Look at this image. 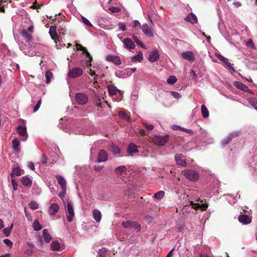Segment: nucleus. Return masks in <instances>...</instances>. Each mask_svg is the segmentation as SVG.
I'll list each match as a JSON object with an SVG mask.
<instances>
[{"mask_svg": "<svg viewBox=\"0 0 257 257\" xmlns=\"http://www.w3.org/2000/svg\"><path fill=\"white\" fill-rule=\"evenodd\" d=\"M182 173L186 179L192 182H196L199 179V173L192 169H186L182 171Z\"/></svg>", "mask_w": 257, "mask_h": 257, "instance_id": "obj_1", "label": "nucleus"}, {"mask_svg": "<svg viewBox=\"0 0 257 257\" xmlns=\"http://www.w3.org/2000/svg\"><path fill=\"white\" fill-rule=\"evenodd\" d=\"M123 227L125 228H133L137 232L141 229V226L137 222L131 221L130 220L123 221L121 224Z\"/></svg>", "mask_w": 257, "mask_h": 257, "instance_id": "obj_2", "label": "nucleus"}, {"mask_svg": "<svg viewBox=\"0 0 257 257\" xmlns=\"http://www.w3.org/2000/svg\"><path fill=\"white\" fill-rule=\"evenodd\" d=\"M83 73V70L82 68L75 67L69 70L67 76L70 78H76L82 75Z\"/></svg>", "mask_w": 257, "mask_h": 257, "instance_id": "obj_3", "label": "nucleus"}, {"mask_svg": "<svg viewBox=\"0 0 257 257\" xmlns=\"http://www.w3.org/2000/svg\"><path fill=\"white\" fill-rule=\"evenodd\" d=\"M169 139V135L165 136H155L153 138V143L157 146H164L168 141Z\"/></svg>", "mask_w": 257, "mask_h": 257, "instance_id": "obj_4", "label": "nucleus"}, {"mask_svg": "<svg viewBox=\"0 0 257 257\" xmlns=\"http://www.w3.org/2000/svg\"><path fill=\"white\" fill-rule=\"evenodd\" d=\"M75 100L78 104L84 105L87 102L88 97L87 95L84 93H77L75 95Z\"/></svg>", "mask_w": 257, "mask_h": 257, "instance_id": "obj_5", "label": "nucleus"}, {"mask_svg": "<svg viewBox=\"0 0 257 257\" xmlns=\"http://www.w3.org/2000/svg\"><path fill=\"white\" fill-rule=\"evenodd\" d=\"M66 211L68 213V215H67V220L68 222H71L72 221L74 216V212L73 206L70 202H68L67 203Z\"/></svg>", "mask_w": 257, "mask_h": 257, "instance_id": "obj_6", "label": "nucleus"}, {"mask_svg": "<svg viewBox=\"0 0 257 257\" xmlns=\"http://www.w3.org/2000/svg\"><path fill=\"white\" fill-rule=\"evenodd\" d=\"M175 161L177 165L185 167L186 165V161L185 157L181 154H177L175 156Z\"/></svg>", "mask_w": 257, "mask_h": 257, "instance_id": "obj_7", "label": "nucleus"}, {"mask_svg": "<svg viewBox=\"0 0 257 257\" xmlns=\"http://www.w3.org/2000/svg\"><path fill=\"white\" fill-rule=\"evenodd\" d=\"M141 29L144 32V33L148 37H153L154 34L153 32L152 28L150 27L148 24H144L142 27Z\"/></svg>", "mask_w": 257, "mask_h": 257, "instance_id": "obj_8", "label": "nucleus"}, {"mask_svg": "<svg viewBox=\"0 0 257 257\" xmlns=\"http://www.w3.org/2000/svg\"><path fill=\"white\" fill-rule=\"evenodd\" d=\"M108 160V154L104 150H101L98 154L97 162L98 163L106 162Z\"/></svg>", "mask_w": 257, "mask_h": 257, "instance_id": "obj_9", "label": "nucleus"}, {"mask_svg": "<svg viewBox=\"0 0 257 257\" xmlns=\"http://www.w3.org/2000/svg\"><path fill=\"white\" fill-rule=\"evenodd\" d=\"M181 56L183 59L187 60L190 62H194L195 60L194 54L191 51H188L182 53Z\"/></svg>", "mask_w": 257, "mask_h": 257, "instance_id": "obj_10", "label": "nucleus"}, {"mask_svg": "<svg viewBox=\"0 0 257 257\" xmlns=\"http://www.w3.org/2000/svg\"><path fill=\"white\" fill-rule=\"evenodd\" d=\"M238 219L240 223L244 225L249 224L251 222V217L246 214H240Z\"/></svg>", "mask_w": 257, "mask_h": 257, "instance_id": "obj_11", "label": "nucleus"}, {"mask_svg": "<svg viewBox=\"0 0 257 257\" xmlns=\"http://www.w3.org/2000/svg\"><path fill=\"white\" fill-rule=\"evenodd\" d=\"M160 58V54L157 50H154L148 57L149 60L151 62H155Z\"/></svg>", "mask_w": 257, "mask_h": 257, "instance_id": "obj_12", "label": "nucleus"}, {"mask_svg": "<svg viewBox=\"0 0 257 257\" xmlns=\"http://www.w3.org/2000/svg\"><path fill=\"white\" fill-rule=\"evenodd\" d=\"M123 43L124 47L128 50L133 49L135 47L134 42L131 38H125L123 40Z\"/></svg>", "mask_w": 257, "mask_h": 257, "instance_id": "obj_13", "label": "nucleus"}, {"mask_svg": "<svg viewBox=\"0 0 257 257\" xmlns=\"http://www.w3.org/2000/svg\"><path fill=\"white\" fill-rule=\"evenodd\" d=\"M56 26H51L49 30V34L51 36V38L54 41V42L57 44V41L59 40V38L56 32Z\"/></svg>", "mask_w": 257, "mask_h": 257, "instance_id": "obj_14", "label": "nucleus"}, {"mask_svg": "<svg viewBox=\"0 0 257 257\" xmlns=\"http://www.w3.org/2000/svg\"><path fill=\"white\" fill-rule=\"evenodd\" d=\"M106 60L109 62H111L116 65H119L121 63L120 58L119 56L108 55L106 57Z\"/></svg>", "mask_w": 257, "mask_h": 257, "instance_id": "obj_15", "label": "nucleus"}, {"mask_svg": "<svg viewBox=\"0 0 257 257\" xmlns=\"http://www.w3.org/2000/svg\"><path fill=\"white\" fill-rule=\"evenodd\" d=\"M59 209V206L57 203H53L49 209V213L50 215L54 216L56 214Z\"/></svg>", "mask_w": 257, "mask_h": 257, "instance_id": "obj_16", "label": "nucleus"}, {"mask_svg": "<svg viewBox=\"0 0 257 257\" xmlns=\"http://www.w3.org/2000/svg\"><path fill=\"white\" fill-rule=\"evenodd\" d=\"M184 20L192 24H196L198 21L197 17L193 13H190L186 17H185Z\"/></svg>", "mask_w": 257, "mask_h": 257, "instance_id": "obj_17", "label": "nucleus"}, {"mask_svg": "<svg viewBox=\"0 0 257 257\" xmlns=\"http://www.w3.org/2000/svg\"><path fill=\"white\" fill-rule=\"evenodd\" d=\"M114 172L118 176L126 175L127 169L124 166H120L114 169Z\"/></svg>", "mask_w": 257, "mask_h": 257, "instance_id": "obj_18", "label": "nucleus"}, {"mask_svg": "<svg viewBox=\"0 0 257 257\" xmlns=\"http://www.w3.org/2000/svg\"><path fill=\"white\" fill-rule=\"evenodd\" d=\"M59 184L61 185L62 190L66 189V181L64 178L61 175L56 176Z\"/></svg>", "mask_w": 257, "mask_h": 257, "instance_id": "obj_19", "label": "nucleus"}, {"mask_svg": "<svg viewBox=\"0 0 257 257\" xmlns=\"http://www.w3.org/2000/svg\"><path fill=\"white\" fill-rule=\"evenodd\" d=\"M21 34H22V37L24 39V40L26 42H30L31 41H32V38H33L32 34L29 33L26 30H23Z\"/></svg>", "mask_w": 257, "mask_h": 257, "instance_id": "obj_20", "label": "nucleus"}, {"mask_svg": "<svg viewBox=\"0 0 257 257\" xmlns=\"http://www.w3.org/2000/svg\"><path fill=\"white\" fill-rule=\"evenodd\" d=\"M235 85L237 87L241 90H243L246 92H250L251 90L245 84L240 82H235Z\"/></svg>", "mask_w": 257, "mask_h": 257, "instance_id": "obj_21", "label": "nucleus"}, {"mask_svg": "<svg viewBox=\"0 0 257 257\" xmlns=\"http://www.w3.org/2000/svg\"><path fill=\"white\" fill-rule=\"evenodd\" d=\"M108 91L109 92V94L111 95H113L116 94L117 91L120 92V91L117 89V88L112 84H109L107 86Z\"/></svg>", "mask_w": 257, "mask_h": 257, "instance_id": "obj_22", "label": "nucleus"}, {"mask_svg": "<svg viewBox=\"0 0 257 257\" xmlns=\"http://www.w3.org/2000/svg\"><path fill=\"white\" fill-rule=\"evenodd\" d=\"M21 182L23 185L28 187L31 186L32 184V180L27 176L22 178L21 180Z\"/></svg>", "mask_w": 257, "mask_h": 257, "instance_id": "obj_23", "label": "nucleus"}, {"mask_svg": "<svg viewBox=\"0 0 257 257\" xmlns=\"http://www.w3.org/2000/svg\"><path fill=\"white\" fill-rule=\"evenodd\" d=\"M17 132L21 137H26L27 136V130L25 126L21 125L18 126L17 127Z\"/></svg>", "mask_w": 257, "mask_h": 257, "instance_id": "obj_24", "label": "nucleus"}, {"mask_svg": "<svg viewBox=\"0 0 257 257\" xmlns=\"http://www.w3.org/2000/svg\"><path fill=\"white\" fill-rule=\"evenodd\" d=\"M143 59V55L141 52L132 57L131 60L132 62H141Z\"/></svg>", "mask_w": 257, "mask_h": 257, "instance_id": "obj_25", "label": "nucleus"}, {"mask_svg": "<svg viewBox=\"0 0 257 257\" xmlns=\"http://www.w3.org/2000/svg\"><path fill=\"white\" fill-rule=\"evenodd\" d=\"M93 216L96 222H99L101 219V212L97 209H94L93 211Z\"/></svg>", "mask_w": 257, "mask_h": 257, "instance_id": "obj_26", "label": "nucleus"}, {"mask_svg": "<svg viewBox=\"0 0 257 257\" xmlns=\"http://www.w3.org/2000/svg\"><path fill=\"white\" fill-rule=\"evenodd\" d=\"M50 247L51 249L53 251L61 250V246L59 242H52Z\"/></svg>", "mask_w": 257, "mask_h": 257, "instance_id": "obj_27", "label": "nucleus"}, {"mask_svg": "<svg viewBox=\"0 0 257 257\" xmlns=\"http://www.w3.org/2000/svg\"><path fill=\"white\" fill-rule=\"evenodd\" d=\"M127 152L131 154L138 152L137 146L134 143L130 144L127 147Z\"/></svg>", "mask_w": 257, "mask_h": 257, "instance_id": "obj_28", "label": "nucleus"}, {"mask_svg": "<svg viewBox=\"0 0 257 257\" xmlns=\"http://www.w3.org/2000/svg\"><path fill=\"white\" fill-rule=\"evenodd\" d=\"M42 233L45 241H50L52 239V237L47 229H44Z\"/></svg>", "mask_w": 257, "mask_h": 257, "instance_id": "obj_29", "label": "nucleus"}, {"mask_svg": "<svg viewBox=\"0 0 257 257\" xmlns=\"http://www.w3.org/2000/svg\"><path fill=\"white\" fill-rule=\"evenodd\" d=\"M12 144L14 150L16 152H19L20 151V148H19V140L17 138H16L12 141Z\"/></svg>", "mask_w": 257, "mask_h": 257, "instance_id": "obj_30", "label": "nucleus"}, {"mask_svg": "<svg viewBox=\"0 0 257 257\" xmlns=\"http://www.w3.org/2000/svg\"><path fill=\"white\" fill-rule=\"evenodd\" d=\"M201 111L202 116L204 118H207L209 116V111L205 105L202 104L201 107Z\"/></svg>", "mask_w": 257, "mask_h": 257, "instance_id": "obj_31", "label": "nucleus"}, {"mask_svg": "<svg viewBox=\"0 0 257 257\" xmlns=\"http://www.w3.org/2000/svg\"><path fill=\"white\" fill-rule=\"evenodd\" d=\"M28 246L30 248H27L25 251V253L28 256H30L33 254V248L34 247V245L32 243L29 242L28 243Z\"/></svg>", "mask_w": 257, "mask_h": 257, "instance_id": "obj_32", "label": "nucleus"}, {"mask_svg": "<svg viewBox=\"0 0 257 257\" xmlns=\"http://www.w3.org/2000/svg\"><path fill=\"white\" fill-rule=\"evenodd\" d=\"M21 170L19 167H15L13 169L12 172L11 173V176L13 177L14 175L20 176L21 175Z\"/></svg>", "mask_w": 257, "mask_h": 257, "instance_id": "obj_33", "label": "nucleus"}, {"mask_svg": "<svg viewBox=\"0 0 257 257\" xmlns=\"http://www.w3.org/2000/svg\"><path fill=\"white\" fill-rule=\"evenodd\" d=\"M34 230L35 231H39L42 228V225L40 224L38 220H34L33 224Z\"/></svg>", "mask_w": 257, "mask_h": 257, "instance_id": "obj_34", "label": "nucleus"}, {"mask_svg": "<svg viewBox=\"0 0 257 257\" xmlns=\"http://www.w3.org/2000/svg\"><path fill=\"white\" fill-rule=\"evenodd\" d=\"M165 194V192L161 190L155 193L154 195V197L158 200H160L164 198Z\"/></svg>", "mask_w": 257, "mask_h": 257, "instance_id": "obj_35", "label": "nucleus"}, {"mask_svg": "<svg viewBox=\"0 0 257 257\" xmlns=\"http://www.w3.org/2000/svg\"><path fill=\"white\" fill-rule=\"evenodd\" d=\"M133 39L135 42L137 43V45L141 46L142 48L147 49V48L146 47V46L142 43V41H141L139 39H138V38L136 36H133Z\"/></svg>", "mask_w": 257, "mask_h": 257, "instance_id": "obj_36", "label": "nucleus"}, {"mask_svg": "<svg viewBox=\"0 0 257 257\" xmlns=\"http://www.w3.org/2000/svg\"><path fill=\"white\" fill-rule=\"evenodd\" d=\"M177 81V78L173 75L170 76L168 78L167 82L169 84H173Z\"/></svg>", "mask_w": 257, "mask_h": 257, "instance_id": "obj_37", "label": "nucleus"}, {"mask_svg": "<svg viewBox=\"0 0 257 257\" xmlns=\"http://www.w3.org/2000/svg\"><path fill=\"white\" fill-rule=\"evenodd\" d=\"M95 102L97 104V106L98 107H99L101 108L102 107V104L101 103V98L100 96H99L98 94H96L95 95Z\"/></svg>", "mask_w": 257, "mask_h": 257, "instance_id": "obj_38", "label": "nucleus"}, {"mask_svg": "<svg viewBox=\"0 0 257 257\" xmlns=\"http://www.w3.org/2000/svg\"><path fill=\"white\" fill-rule=\"evenodd\" d=\"M45 77L46 78V83H49L53 77V73L49 70L47 71L45 73Z\"/></svg>", "mask_w": 257, "mask_h": 257, "instance_id": "obj_39", "label": "nucleus"}, {"mask_svg": "<svg viewBox=\"0 0 257 257\" xmlns=\"http://www.w3.org/2000/svg\"><path fill=\"white\" fill-rule=\"evenodd\" d=\"M224 63L226 68L229 69L230 70L232 71L233 72L235 71L234 67L232 66V65L228 61V59H226Z\"/></svg>", "mask_w": 257, "mask_h": 257, "instance_id": "obj_40", "label": "nucleus"}, {"mask_svg": "<svg viewBox=\"0 0 257 257\" xmlns=\"http://www.w3.org/2000/svg\"><path fill=\"white\" fill-rule=\"evenodd\" d=\"M118 115H119V117H120L121 118L126 119L127 121H130V117L128 116L127 115V114L124 111H119L118 113Z\"/></svg>", "mask_w": 257, "mask_h": 257, "instance_id": "obj_41", "label": "nucleus"}, {"mask_svg": "<svg viewBox=\"0 0 257 257\" xmlns=\"http://www.w3.org/2000/svg\"><path fill=\"white\" fill-rule=\"evenodd\" d=\"M13 224H12L10 227H6L3 230V232L6 236H8L13 228Z\"/></svg>", "mask_w": 257, "mask_h": 257, "instance_id": "obj_42", "label": "nucleus"}, {"mask_svg": "<svg viewBox=\"0 0 257 257\" xmlns=\"http://www.w3.org/2000/svg\"><path fill=\"white\" fill-rule=\"evenodd\" d=\"M111 151L112 153L115 155L119 154L120 152L119 148L117 146H115L113 144H112L111 146Z\"/></svg>", "mask_w": 257, "mask_h": 257, "instance_id": "obj_43", "label": "nucleus"}, {"mask_svg": "<svg viewBox=\"0 0 257 257\" xmlns=\"http://www.w3.org/2000/svg\"><path fill=\"white\" fill-rule=\"evenodd\" d=\"M29 206L32 209L35 210V209L38 208L39 205L36 201H32L29 203Z\"/></svg>", "mask_w": 257, "mask_h": 257, "instance_id": "obj_44", "label": "nucleus"}, {"mask_svg": "<svg viewBox=\"0 0 257 257\" xmlns=\"http://www.w3.org/2000/svg\"><path fill=\"white\" fill-rule=\"evenodd\" d=\"M232 137L231 136H228L227 138H226L225 139H224L223 140V141L222 142V145L223 146H225V145H227L231 142V141L232 140Z\"/></svg>", "mask_w": 257, "mask_h": 257, "instance_id": "obj_45", "label": "nucleus"}, {"mask_svg": "<svg viewBox=\"0 0 257 257\" xmlns=\"http://www.w3.org/2000/svg\"><path fill=\"white\" fill-rule=\"evenodd\" d=\"M81 20H82V22L86 26H88V27H92V25L91 24V23L88 20H87L86 18H85L84 17H82L81 18Z\"/></svg>", "mask_w": 257, "mask_h": 257, "instance_id": "obj_46", "label": "nucleus"}, {"mask_svg": "<svg viewBox=\"0 0 257 257\" xmlns=\"http://www.w3.org/2000/svg\"><path fill=\"white\" fill-rule=\"evenodd\" d=\"M190 205H191L192 207L191 208H194L195 210H197L200 207V204L199 203H195L193 201H190Z\"/></svg>", "mask_w": 257, "mask_h": 257, "instance_id": "obj_47", "label": "nucleus"}, {"mask_svg": "<svg viewBox=\"0 0 257 257\" xmlns=\"http://www.w3.org/2000/svg\"><path fill=\"white\" fill-rule=\"evenodd\" d=\"M42 103V99H40L37 102V104L35 105V106L34 107L33 111L34 112H36L40 108L41 104Z\"/></svg>", "mask_w": 257, "mask_h": 257, "instance_id": "obj_48", "label": "nucleus"}, {"mask_svg": "<svg viewBox=\"0 0 257 257\" xmlns=\"http://www.w3.org/2000/svg\"><path fill=\"white\" fill-rule=\"evenodd\" d=\"M76 47L77 50L82 51V52L84 51L86 49L84 47H83L82 45L77 43L76 44Z\"/></svg>", "mask_w": 257, "mask_h": 257, "instance_id": "obj_49", "label": "nucleus"}, {"mask_svg": "<svg viewBox=\"0 0 257 257\" xmlns=\"http://www.w3.org/2000/svg\"><path fill=\"white\" fill-rule=\"evenodd\" d=\"M143 124L149 131L152 130L154 128V125H153L152 124H148L147 123H146L145 122H143Z\"/></svg>", "mask_w": 257, "mask_h": 257, "instance_id": "obj_50", "label": "nucleus"}, {"mask_svg": "<svg viewBox=\"0 0 257 257\" xmlns=\"http://www.w3.org/2000/svg\"><path fill=\"white\" fill-rule=\"evenodd\" d=\"M171 95L175 98L176 99H179L180 98H181V95L177 92H175V91H171Z\"/></svg>", "mask_w": 257, "mask_h": 257, "instance_id": "obj_51", "label": "nucleus"}, {"mask_svg": "<svg viewBox=\"0 0 257 257\" xmlns=\"http://www.w3.org/2000/svg\"><path fill=\"white\" fill-rule=\"evenodd\" d=\"M109 10L112 13H117V12H119L120 11V9L119 8H118V7H112L109 8Z\"/></svg>", "mask_w": 257, "mask_h": 257, "instance_id": "obj_52", "label": "nucleus"}, {"mask_svg": "<svg viewBox=\"0 0 257 257\" xmlns=\"http://www.w3.org/2000/svg\"><path fill=\"white\" fill-rule=\"evenodd\" d=\"M24 212H25V215H26V217L27 218L28 220H32V216L31 215V214L30 213H28V211L27 210L26 207H25Z\"/></svg>", "mask_w": 257, "mask_h": 257, "instance_id": "obj_53", "label": "nucleus"}, {"mask_svg": "<svg viewBox=\"0 0 257 257\" xmlns=\"http://www.w3.org/2000/svg\"><path fill=\"white\" fill-rule=\"evenodd\" d=\"M118 26L120 30L122 31L126 30L125 25L123 23H118Z\"/></svg>", "mask_w": 257, "mask_h": 257, "instance_id": "obj_54", "label": "nucleus"}, {"mask_svg": "<svg viewBox=\"0 0 257 257\" xmlns=\"http://www.w3.org/2000/svg\"><path fill=\"white\" fill-rule=\"evenodd\" d=\"M216 57L218 58V59L221 61L222 62H224L226 59H227V58H226L225 57H224V56L220 55V54H218L216 55Z\"/></svg>", "mask_w": 257, "mask_h": 257, "instance_id": "obj_55", "label": "nucleus"}, {"mask_svg": "<svg viewBox=\"0 0 257 257\" xmlns=\"http://www.w3.org/2000/svg\"><path fill=\"white\" fill-rule=\"evenodd\" d=\"M12 184L13 185L14 190H15V191L17 190L18 185H17L16 181L14 179H12Z\"/></svg>", "mask_w": 257, "mask_h": 257, "instance_id": "obj_56", "label": "nucleus"}, {"mask_svg": "<svg viewBox=\"0 0 257 257\" xmlns=\"http://www.w3.org/2000/svg\"><path fill=\"white\" fill-rule=\"evenodd\" d=\"M41 162L43 164H46L47 162V158L45 155H43L41 159Z\"/></svg>", "mask_w": 257, "mask_h": 257, "instance_id": "obj_57", "label": "nucleus"}, {"mask_svg": "<svg viewBox=\"0 0 257 257\" xmlns=\"http://www.w3.org/2000/svg\"><path fill=\"white\" fill-rule=\"evenodd\" d=\"M208 207V204H202L201 205L200 204V207L199 209H200L202 211L206 210V209Z\"/></svg>", "mask_w": 257, "mask_h": 257, "instance_id": "obj_58", "label": "nucleus"}, {"mask_svg": "<svg viewBox=\"0 0 257 257\" xmlns=\"http://www.w3.org/2000/svg\"><path fill=\"white\" fill-rule=\"evenodd\" d=\"M66 193V189L62 190V192H60L58 194L59 196L61 198H63Z\"/></svg>", "mask_w": 257, "mask_h": 257, "instance_id": "obj_59", "label": "nucleus"}, {"mask_svg": "<svg viewBox=\"0 0 257 257\" xmlns=\"http://www.w3.org/2000/svg\"><path fill=\"white\" fill-rule=\"evenodd\" d=\"M133 26L134 27H138L141 26V24L140 22L138 20H135L133 22Z\"/></svg>", "mask_w": 257, "mask_h": 257, "instance_id": "obj_60", "label": "nucleus"}, {"mask_svg": "<svg viewBox=\"0 0 257 257\" xmlns=\"http://www.w3.org/2000/svg\"><path fill=\"white\" fill-rule=\"evenodd\" d=\"M37 2L35 1L33 4V6L31 7L32 8L34 9H39V8H40L42 6V5H38L37 6Z\"/></svg>", "mask_w": 257, "mask_h": 257, "instance_id": "obj_61", "label": "nucleus"}, {"mask_svg": "<svg viewBox=\"0 0 257 257\" xmlns=\"http://www.w3.org/2000/svg\"><path fill=\"white\" fill-rule=\"evenodd\" d=\"M181 130H182L183 132H185L187 133L190 134H192L193 133V132L192 130H189V129H186V128H185L183 127H182Z\"/></svg>", "mask_w": 257, "mask_h": 257, "instance_id": "obj_62", "label": "nucleus"}, {"mask_svg": "<svg viewBox=\"0 0 257 257\" xmlns=\"http://www.w3.org/2000/svg\"><path fill=\"white\" fill-rule=\"evenodd\" d=\"M246 45H247V46H250L252 48L254 47V44H253V41H252V40L251 39H249L247 41V42L246 43Z\"/></svg>", "mask_w": 257, "mask_h": 257, "instance_id": "obj_63", "label": "nucleus"}, {"mask_svg": "<svg viewBox=\"0 0 257 257\" xmlns=\"http://www.w3.org/2000/svg\"><path fill=\"white\" fill-rule=\"evenodd\" d=\"M103 168V166H99V165H95L94 166V169L97 171H100V170H102V169Z\"/></svg>", "mask_w": 257, "mask_h": 257, "instance_id": "obj_64", "label": "nucleus"}]
</instances>
